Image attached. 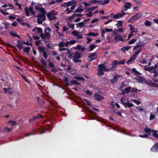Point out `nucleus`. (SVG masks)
<instances>
[{
    "label": "nucleus",
    "mask_w": 158,
    "mask_h": 158,
    "mask_svg": "<svg viewBox=\"0 0 158 158\" xmlns=\"http://www.w3.org/2000/svg\"><path fill=\"white\" fill-rule=\"evenodd\" d=\"M24 52L26 53L27 54L29 55L28 56L32 55L31 51H30V50H23Z\"/></svg>",
    "instance_id": "46"
},
{
    "label": "nucleus",
    "mask_w": 158,
    "mask_h": 158,
    "mask_svg": "<svg viewBox=\"0 0 158 158\" xmlns=\"http://www.w3.org/2000/svg\"><path fill=\"white\" fill-rule=\"evenodd\" d=\"M25 13L26 14V16H29V10L28 8L26 7L25 8Z\"/></svg>",
    "instance_id": "43"
},
{
    "label": "nucleus",
    "mask_w": 158,
    "mask_h": 158,
    "mask_svg": "<svg viewBox=\"0 0 158 158\" xmlns=\"http://www.w3.org/2000/svg\"><path fill=\"white\" fill-rule=\"evenodd\" d=\"M40 62L42 64L44 65L46 67H47L46 63L43 58H41L40 59Z\"/></svg>",
    "instance_id": "37"
},
{
    "label": "nucleus",
    "mask_w": 158,
    "mask_h": 158,
    "mask_svg": "<svg viewBox=\"0 0 158 158\" xmlns=\"http://www.w3.org/2000/svg\"><path fill=\"white\" fill-rule=\"evenodd\" d=\"M142 13H137L135 14L133 16L128 20V22L129 23H133L140 18L142 16Z\"/></svg>",
    "instance_id": "3"
},
{
    "label": "nucleus",
    "mask_w": 158,
    "mask_h": 158,
    "mask_svg": "<svg viewBox=\"0 0 158 158\" xmlns=\"http://www.w3.org/2000/svg\"><path fill=\"white\" fill-rule=\"evenodd\" d=\"M157 75L155 74L154 76L152 77V79L154 81L158 82V79H157Z\"/></svg>",
    "instance_id": "51"
},
{
    "label": "nucleus",
    "mask_w": 158,
    "mask_h": 158,
    "mask_svg": "<svg viewBox=\"0 0 158 158\" xmlns=\"http://www.w3.org/2000/svg\"><path fill=\"white\" fill-rule=\"evenodd\" d=\"M155 118V115L153 114H150L149 117V119L150 120H152Z\"/></svg>",
    "instance_id": "59"
},
{
    "label": "nucleus",
    "mask_w": 158,
    "mask_h": 158,
    "mask_svg": "<svg viewBox=\"0 0 158 158\" xmlns=\"http://www.w3.org/2000/svg\"><path fill=\"white\" fill-rule=\"evenodd\" d=\"M123 21L122 20H119L117 21V24L116 25L117 26V27L118 29L116 30L117 32H123V28L122 27V24L123 23Z\"/></svg>",
    "instance_id": "5"
},
{
    "label": "nucleus",
    "mask_w": 158,
    "mask_h": 158,
    "mask_svg": "<svg viewBox=\"0 0 158 158\" xmlns=\"http://www.w3.org/2000/svg\"><path fill=\"white\" fill-rule=\"evenodd\" d=\"M130 30L131 31V33H132L135 32V28L134 27H131V28H130Z\"/></svg>",
    "instance_id": "57"
},
{
    "label": "nucleus",
    "mask_w": 158,
    "mask_h": 158,
    "mask_svg": "<svg viewBox=\"0 0 158 158\" xmlns=\"http://www.w3.org/2000/svg\"><path fill=\"white\" fill-rule=\"evenodd\" d=\"M98 66L99 67V69H102V70L103 69L104 70V69L106 68V66L103 64H99Z\"/></svg>",
    "instance_id": "49"
},
{
    "label": "nucleus",
    "mask_w": 158,
    "mask_h": 158,
    "mask_svg": "<svg viewBox=\"0 0 158 158\" xmlns=\"http://www.w3.org/2000/svg\"><path fill=\"white\" fill-rule=\"evenodd\" d=\"M2 24L4 25L5 28L6 30L8 29L10 27V25L6 21L2 23Z\"/></svg>",
    "instance_id": "20"
},
{
    "label": "nucleus",
    "mask_w": 158,
    "mask_h": 158,
    "mask_svg": "<svg viewBox=\"0 0 158 158\" xmlns=\"http://www.w3.org/2000/svg\"><path fill=\"white\" fill-rule=\"evenodd\" d=\"M38 17L37 18H39V19H41L42 21H44L46 19V15L39 14L37 16H36Z\"/></svg>",
    "instance_id": "15"
},
{
    "label": "nucleus",
    "mask_w": 158,
    "mask_h": 158,
    "mask_svg": "<svg viewBox=\"0 0 158 158\" xmlns=\"http://www.w3.org/2000/svg\"><path fill=\"white\" fill-rule=\"evenodd\" d=\"M131 87L130 86H129L128 87L126 88L124 90V91H125V93H128L130 92L131 91Z\"/></svg>",
    "instance_id": "38"
},
{
    "label": "nucleus",
    "mask_w": 158,
    "mask_h": 158,
    "mask_svg": "<svg viewBox=\"0 0 158 158\" xmlns=\"http://www.w3.org/2000/svg\"><path fill=\"white\" fill-rule=\"evenodd\" d=\"M141 50H139L135 52L134 55L131 56L127 62V64H131L132 61H134L137 58L138 55Z\"/></svg>",
    "instance_id": "4"
},
{
    "label": "nucleus",
    "mask_w": 158,
    "mask_h": 158,
    "mask_svg": "<svg viewBox=\"0 0 158 158\" xmlns=\"http://www.w3.org/2000/svg\"><path fill=\"white\" fill-rule=\"evenodd\" d=\"M10 88H4L3 90L5 93H7L9 94H11L12 93L11 91H10Z\"/></svg>",
    "instance_id": "29"
},
{
    "label": "nucleus",
    "mask_w": 158,
    "mask_h": 158,
    "mask_svg": "<svg viewBox=\"0 0 158 158\" xmlns=\"http://www.w3.org/2000/svg\"><path fill=\"white\" fill-rule=\"evenodd\" d=\"M152 129H151L149 128L146 127L144 129L145 132L146 133H149V132H152Z\"/></svg>",
    "instance_id": "41"
},
{
    "label": "nucleus",
    "mask_w": 158,
    "mask_h": 158,
    "mask_svg": "<svg viewBox=\"0 0 158 158\" xmlns=\"http://www.w3.org/2000/svg\"><path fill=\"white\" fill-rule=\"evenodd\" d=\"M83 101L85 103V104L88 106H91V104L90 103V102L89 100L86 99H84Z\"/></svg>",
    "instance_id": "39"
},
{
    "label": "nucleus",
    "mask_w": 158,
    "mask_h": 158,
    "mask_svg": "<svg viewBox=\"0 0 158 158\" xmlns=\"http://www.w3.org/2000/svg\"><path fill=\"white\" fill-rule=\"evenodd\" d=\"M72 34L74 36H77L78 35L79 33L77 31L74 30L72 32Z\"/></svg>",
    "instance_id": "47"
},
{
    "label": "nucleus",
    "mask_w": 158,
    "mask_h": 158,
    "mask_svg": "<svg viewBox=\"0 0 158 158\" xmlns=\"http://www.w3.org/2000/svg\"><path fill=\"white\" fill-rule=\"evenodd\" d=\"M68 23L69 24L68 26L69 27V28H71L73 30L74 28V24H69V23Z\"/></svg>",
    "instance_id": "60"
},
{
    "label": "nucleus",
    "mask_w": 158,
    "mask_h": 158,
    "mask_svg": "<svg viewBox=\"0 0 158 158\" xmlns=\"http://www.w3.org/2000/svg\"><path fill=\"white\" fill-rule=\"evenodd\" d=\"M45 39L46 38H47V39H49L50 37H51V35L48 32H45Z\"/></svg>",
    "instance_id": "40"
},
{
    "label": "nucleus",
    "mask_w": 158,
    "mask_h": 158,
    "mask_svg": "<svg viewBox=\"0 0 158 158\" xmlns=\"http://www.w3.org/2000/svg\"><path fill=\"white\" fill-rule=\"evenodd\" d=\"M134 105L132 103H130L129 102V101L127 100V102H125V105L124 106L125 108H127V107L131 108V107L133 106Z\"/></svg>",
    "instance_id": "19"
},
{
    "label": "nucleus",
    "mask_w": 158,
    "mask_h": 158,
    "mask_svg": "<svg viewBox=\"0 0 158 158\" xmlns=\"http://www.w3.org/2000/svg\"><path fill=\"white\" fill-rule=\"evenodd\" d=\"M151 150L153 152H158V143H155L151 148Z\"/></svg>",
    "instance_id": "10"
},
{
    "label": "nucleus",
    "mask_w": 158,
    "mask_h": 158,
    "mask_svg": "<svg viewBox=\"0 0 158 158\" xmlns=\"http://www.w3.org/2000/svg\"><path fill=\"white\" fill-rule=\"evenodd\" d=\"M137 40L136 39H133L131 40L128 42V43L129 44H134Z\"/></svg>",
    "instance_id": "52"
},
{
    "label": "nucleus",
    "mask_w": 158,
    "mask_h": 158,
    "mask_svg": "<svg viewBox=\"0 0 158 158\" xmlns=\"http://www.w3.org/2000/svg\"><path fill=\"white\" fill-rule=\"evenodd\" d=\"M40 13H42V14L46 15V12L43 7H41Z\"/></svg>",
    "instance_id": "44"
},
{
    "label": "nucleus",
    "mask_w": 158,
    "mask_h": 158,
    "mask_svg": "<svg viewBox=\"0 0 158 158\" xmlns=\"http://www.w3.org/2000/svg\"><path fill=\"white\" fill-rule=\"evenodd\" d=\"M7 123H11V125L13 126H15L17 124V122L16 121H12L11 120H10Z\"/></svg>",
    "instance_id": "36"
},
{
    "label": "nucleus",
    "mask_w": 158,
    "mask_h": 158,
    "mask_svg": "<svg viewBox=\"0 0 158 158\" xmlns=\"http://www.w3.org/2000/svg\"><path fill=\"white\" fill-rule=\"evenodd\" d=\"M41 52H43V55L44 58L46 59L48 57V55L47 53L44 51V50H40Z\"/></svg>",
    "instance_id": "30"
},
{
    "label": "nucleus",
    "mask_w": 158,
    "mask_h": 158,
    "mask_svg": "<svg viewBox=\"0 0 158 158\" xmlns=\"http://www.w3.org/2000/svg\"><path fill=\"white\" fill-rule=\"evenodd\" d=\"M157 132L156 130L152 129V135L154 137L158 138V134L157 133Z\"/></svg>",
    "instance_id": "24"
},
{
    "label": "nucleus",
    "mask_w": 158,
    "mask_h": 158,
    "mask_svg": "<svg viewBox=\"0 0 158 158\" xmlns=\"http://www.w3.org/2000/svg\"><path fill=\"white\" fill-rule=\"evenodd\" d=\"M40 36L42 39L45 40V34H44L43 33H42V32L40 33Z\"/></svg>",
    "instance_id": "64"
},
{
    "label": "nucleus",
    "mask_w": 158,
    "mask_h": 158,
    "mask_svg": "<svg viewBox=\"0 0 158 158\" xmlns=\"http://www.w3.org/2000/svg\"><path fill=\"white\" fill-rule=\"evenodd\" d=\"M138 77L139 78H135V79L136 80H137L139 82L142 83L144 81V77L140 76H138Z\"/></svg>",
    "instance_id": "21"
},
{
    "label": "nucleus",
    "mask_w": 158,
    "mask_h": 158,
    "mask_svg": "<svg viewBox=\"0 0 158 158\" xmlns=\"http://www.w3.org/2000/svg\"><path fill=\"white\" fill-rule=\"evenodd\" d=\"M74 56L73 57V59H80L82 57L81 55L77 52H76L74 54Z\"/></svg>",
    "instance_id": "12"
},
{
    "label": "nucleus",
    "mask_w": 158,
    "mask_h": 158,
    "mask_svg": "<svg viewBox=\"0 0 158 158\" xmlns=\"http://www.w3.org/2000/svg\"><path fill=\"white\" fill-rule=\"evenodd\" d=\"M98 35V33H95L93 32H89L88 34L87 35V36H97Z\"/></svg>",
    "instance_id": "35"
},
{
    "label": "nucleus",
    "mask_w": 158,
    "mask_h": 158,
    "mask_svg": "<svg viewBox=\"0 0 158 158\" xmlns=\"http://www.w3.org/2000/svg\"><path fill=\"white\" fill-rule=\"evenodd\" d=\"M114 40H115L116 41H123L124 39L121 35H118L115 36L114 37Z\"/></svg>",
    "instance_id": "13"
},
{
    "label": "nucleus",
    "mask_w": 158,
    "mask_h": 158,
    "mask_svg": "<svg viewBox=\"0 0 158 158\" xmlns=\"http://www.w3.org/2000/svg\"><path fill=\"white\" fill-rule=\"evenodd\" d=\"M47 130V129L44 130L40 126H38L33 129L31 131V133H29L26 134L24 136H29L31 135H34L37 133L38 134H41L44 133L45 131Z\"/></svg>",
    "instance_id": "1"
},
{
    "label": "nucleus",
    "mask_w": 158,
    "mask_h": 158,
    "mask_svg": "<svg viewBox=\"0 0 158 158\" xmlns=\"http://www.w3.org/2000/svg\"><path fill=\"white\" fill-rule=\"evenodd\" d=\"M36 30H37V32L38 33H41L42 32L43 30L40 27H36Z\"/></svg>",
    "instance_id": "54"
},
{
    "label": "nucleus",
    "mask_w": 158,
    "mask_h": 158,
    "mask_svg": "<svg viewBox=\"0 0 158 158\" xmlns=\"http://www.w3.org/2000/svg\"><path fill=\"white\" fill-rule=\"evenodd\" d=\"M96 53L95 52L90 53L88 56V57L90 60L89 61H91L95 59V56L96 55Z\"/></svg>",
    "instance_id": "11"
},
{
    "label": "nucleus",
    "mask_w": 158,
    "mask_h": 158,
    "mask_svg": "<svg viewBox=\"0 0 158 158\" xmlns=\"http://www.w3.org/2000/svg\"><path fill=\"white\" fill-rule=\"evenodd\" d=\"M16 19L17 21H18L20 24H22L23 26V25L25 23L23 22V19L17 18Z\"/></svg>",
    "instance_id": "32"
},
{
    "label": "nucleus",
    "mask_w": 158,
    "mask_h": 158,
    "mask_svg": "<svg viewBox=\"0 0 158 158\" xmlns=\"http://www.w3.org/2000/svg\"><path fill=\"white\" fill-rule=\"evenodd\" d=\"M131 6V4L129 2H127L124 3V7L125 8V10L126 11L128 9L130 8Z\"/></svg>",
    "instance_id": "16"
},
{
    "label": "nucleus",
    "mask_w": 158,
    "mask_h": 158,
    "mask_svg": "<svg viewBox=\"0 0 158 158\" xmlns=\"http://www.w3.org/2000/svg\"><path fill=\"white\" fill-rule=\"evenodd\" d=\"M132 101L134 103L136 104L137 105H139L141 103L140 102L138 101L135 99H132Z\"/></svg>",
    "instance_id": "55"
},
{
    "label": "nucleus",
    "mask_w": 158,
    "mask_h": 158,
    "mask_svg": "<svg viewBox=\"0 0 158 158\" xmlns=\"http://www.w3.org/2000/svg\"><path fill=\"white\" fill-rule=\"evenodd\" d=\"M56 14L57 12H56L55 10H51L50 12H48L47 13V16L48 18H49L50 16H51L52 15H56Z\"/></svg>",
    "instance_id": "14"
},
{
    "label": "nucleus",
    "mask_w": 158,
    "mask_h": 158,
    "mask_svg": "<svg viewBox=\"0 0 158 158\" xmlns=\"http://www.w3.org/2000/svg\"><path fill=\"white\" fill-rule=\"evenodd\" d=\"M77 2L74 0H73L67 2V7L72 5L73 4H76Z\"/></svg>",
    "instance_id": "18"
},
{
    "label": "nucleus",
    "mask_w": 158,
    "mask_h": 158,
    "mask_svg": "<svg viewBox=\"0 0 158 158\" xmlns=\"http://www.w3.org/2000/svg\"><path fill=\"white\" fill-rule=\"evenodd\" d=\"M144 44H145L143 41H139L138 43L136 44L135 46L134 47L133 49H135L142 48L144 46Z\"/></svg>",
    "instance_id": "6"
},
{
    "label": "nucleus",
    "mask_w": 158,
    "mask_h": 158,
    "mask_svg": "<svg viewBox=\"0 0 158 158\" xmlns=\"http://www.w3.org/2000/svg\"><path fill=\"white\" fill-rule=\"evenodd\" d=\"M9 34L10 35H11L13 36L14 37H17L19 39H21V38L19 37V35H17L16 33L10 32L9 33Z\"/></svg>",
    "instance_id": "28"
},
{
    "label": "nucleus",
    "mask_w": 158,
    "mask_h": 158,
    "mask_svg": "<svg viewBox=\"0 0 158 158\" xmlns=\"http://www.w3.org/2000/svg\"><path fill=\"white\" fill-rule=\"evenodd\" d=\"M89 12V14H85V15L86 16L88 17H92V13L91 11H88Z\"/></svg>",
    "instance_id": "53"
},
{
    "label": "nucleus",
    "mask_w": 158,
    "mask_h": 158,
    "mask_svg": "<svg viewBox=\"0 0 158 158\" xmlns=\"http://www.w3.org/2000/svg\"><path fill=\"white\" fill-rule=\"evenodd\" d=\"M81 6H79L76 10L73 11V12H76V13H81L83 11V9L81 8Z\"/></svg>",
    "instance_id": "22"
},
{
    "label": "nucleus",
    "mask_w": 158,
    "mask_h": 158,
    "mask_svg": "<svg viewBox=\"0 0 158 158\" xmlns=\"http://www.w3.org/2000/svg\"><path fill=\"white\" fill-rule=\"evenodd\" d=\"M76 78L78 80L81 81H84L85 80L84 78L83 77H77Z\"/></svg>",
    "instance_id": "63"
},
{
    "label": "nucleus",
    "mask_w": 158,
    "mask_h": 158,
    "mask_svg": "<svg viewBox=\"0 0 158 158\" xmlns=\"http://www.w3.org/2000/svg\"><path fill=\"white\" fill-rule=\"evenodd\" d=\"M138 91H141V90L138 89H137L134 88H131V93L132 92H135V93H137Z\"/></svg>",
    "instance_id": "33"
},
{
    "label": "nucleus",
    "mask_w": 158,
    "mask_h": 158,
    "mask_svg": "<svg viewBox=\"0 0 158 158\" xmlns=\"http://www.w3.org/2000/svg\"><path fill=\"white\" fill-rule=\"evenodd\" d=\"M125 60H123L122 61H118L115 60L113 61L111 63V67H110L111 71H114L116 69L117 65L123 64L125 63Z\"/></svg>",
    "instance_id": "2"
},
{
    "label": "nucleus",
    "mask_w": 158,
    "mask_h": 158,
    "mask_svg": "<svg viewBox=\"0 0 158 158\" xmlns=\"http://www.w3.org/2000/svg\"><path fill=\"white\" fill-rule=\"evenodd\" d=\"M139 136L142 138H148V135L147 134H145L144 135H140Z\"/></svg>",
    "instance_id": "62"
},
{
    "label": "nucleus",
    "mask_w": 158,
    "mask_h": 158,
    "mask_svg": "<svg viewBox=\"0 0 158 158\" xmlns=\"http://www.w3.org/2000/svg\"><path fill=\"white\" fill-rule=\"evenodd\" d=\"M34 119L35 121L40 118H41L43 116L41 114H38L37 115H36L35 117L33 116Z\"/></svg>",
    "instance_id": "27"
},
{
    "label": "nucleus",
    "mask_w": 158,
    "mask_h": 158,
    "mask_svg": "<svg viewBox=\"0 0 158 158\" xmlns=\"http://www.w3.org/2000/svg\"><path fill=\"white\" fill-rule=\"evenodd\" d=\"M126 13L124 12L123 10H122V13H118L116 15H115L113 17V19H118L120 17H123V16L126 15Z\"/></svg>",
    "instance_id": "8"
},
{
    "label": "nucleus",
    "mask_w": 158,
    "mask_h": 158,
    "mask_svg": "<svg viewBox=\"0 0 158 158\" xmlns=\"http://www.w3.org/2000/svg\"><path fill=\"white\" fill-rule=\"evenodd\" d=\"M52 31V29L50 28L49 27H48L45 29L44 31L47 32V31H49L50 33H51Z\"/></svg>",
    "instance_id": "58"
},
{
    "label": "nucleus",
    "mask_w": 158,
    "mask_h": 158,
    "mask_svg": "<svg viewBox=\"0 0 158 158\" xmlns=\"http://www.w3.org/2000/svg\"><path fill=\"white\" fill-rule=\"evenodd\" d=\"M102 30H103L104 31H105V33L106 32H112L113 31L112 29H109L108 28H106L105 29H102Z\"/></svg>",
    "instance_id": "48"
},
{
    "label": "nucleus",
    "mask_w": 158,
    "mask_h": 158,
    "mask_svg": "<svg viewBox=\"0 0 158 158\" xmlns=\"http://www.w3.org/2000/svg\"><path fill=\"white\" fill-rule=\"evenodd\" d=\"M84 23L83 22H81L76 24V27L77 28L80 27L82 28L84 26Z\"/></svg>",
    "instance_id": "26"
},
{
    "label": "nucleus",
    "mask_w": 158,
    "mask_h": 158,
    "mask_svg": "<svg viewBox=\"0 0 158 158\" xmlns=\"http://www.w3.org/2000/svg\"><path fill=\"white\" fill-rule=\"evenodd\" d=\"M121 77L119 75L116 74L114 76L113 78L110 80V81L112 84H114L116 83L118 79V78Z\"/></svg>",
    "instance_id": "7"
},
{
    "label": "nucleus",
    "mask_w": 158,
    "mask_h": 158,
    "mask_svg": "<svg viewBox=\"0 0 158 158\" xmlns=\"http://www.w3.org/2000/svg\"><path fill=\"white\" fill-rule=\"evenodd\" d=\"M98 6H95L89 8L87 9V11H92L94 10L95 9L98 8Z\"/></svg>",
    "instance_id": "34"
},
{
    "label": "nucleus",
    "mask_w": 158,
    "mask_h": 158,
    "mask_svg": "<svg viewBox=\"0 0 158 158\" xmlns=\"http://www.w3.org/2000/svg\"><path fill=\"white\" fill-rule=\"evenodd\" d=\"M94 97L98 101H101L104 99V97L102 95L98 94H94Z\"/></svg>",
    "instance_id": "9"
},
{
    "label": "nucleus",
    "mask_w": 158,
    "mask_h": 158,
    "mask_svg": "<svg viewBox=\"0 0 158 158\" xmlns=\"http://www.w3.org/2000/svg\"><path fill=\"white\" fill-rule=\"evenodd\" d=\"M145 24L147 26H150L151 25V23L148 20H146L145 22Z\"/></svg>",
    "instance_id": "45"
},
{
    "label": "nucleus",
    "mask_w": 158,
    "mask_h": 158,
    "mask_svg": "<svg viewBox=\"0 0 158 158\" xmlns=\"http://www.w3.org/2000/svg\"><path fill=\"white\" fill-rule=\"evenodd\" d=\"M102 79L103 80V81L104 82L105 84H108L109 82L108 79L107 77H102Z\"/></svg>",
    "instance_id": "31"
},
{
    "label": "nucleus",
    "mask_w": 158,
    "mask_h": 158,
    "mask_svg": "<svg viewBox=\"0 0 158 158\" xmlns=\"http://www.w3.org/2000/svg\"><path fill=\"white\" fill-rule=\"evenodd\" d=\"M97 74L100 76L101 75H102L104 74V72L103 70L102 69H98L97 70Z\"/></svg>",
    "instance_id": "25"
},
{
    "label": "nucleus",
    "mask_w": 158,
    "mask_h": 158,
    "mask_svg": "<svg viewBox=\"0 0 158 158\" xmlns=\"http://www.w3.org/2000/svg\"><path fill=\"white\" fill-rule=\"evenodd\" d=\"M71 82L72 84H76L78 85H80V83H79L77 81L75 80H72L71 81Z\"/></svg>",
    "instance_id": "42"
},
{
    "label": "nucleus",
    "mask_w": 158,
    "mask_h": 158,
    "mask_svg": "<svg viewBox=\"0 0 158 158\" xmlns=\"http://www.w3.org/2000/svg\"><path fill=\"white\" fill-rule=\"evenodd\" d=\"M48 18L49 19V20L50 21L52 20H55L57 19L56 17L53 15H52L51 16H50V17Z\"/></svg>",
    "instance_id": "50"
},
{
    "label": "nucleus",
    "mask_w": 158,
    "mask_h": 158,
    "mask_svg": "<svg viewBox=\"0 0 158 158\" xmlns=\"http://www.w3.org/2000/svg\"><path fill=\"white\" fill-rule=\"evenodd\" d=\"M147 84L150 86H152L158 88V84L155 83H153L151 81L150 82L147 83Z\"/></svg>",
    "instance_id": "23"
},
{
    "label": "nucleus",
    "mask_w": 158,
    "mask_h": 158,
    "mask_svg": "<svg viewBox=\"0 0 158 158\" xmlns=\"http://www.w3.org/2000/svg\"><path fill=\"white\" fill-rule=\"evenodd\" d=\"M79 59H73V60L76 63H78V62H81V60Z\"/></svg>",
    "instance_id": "56"
},
{
    "label": "nucleus",
    "mask_w": 158,
    "mask_h": 158,
    "mask_svg": "<svg viewBox=\"0 0 158 158\" xmlns=\"http://www.w3.org/2000/svg\"><path fill=\"white\" fill-rule=\"evenodd\" d=\"M17 42L19 44L17 45V47H18L20 49L22 48V45L24 44V42L21 40H18Z\"/></svg>",
    "instance_id": "17"
},
{
    "label": "nucleus",
    "mask_w": 158,
    "mask_h": 158,
    "mask_svg": "<svg viewBox=\"0 0 158 158\" xmlns=\"http://www.w3.org/2000/svg\"><path fill=\"white\" fill-rule=\"evenodd\" d=\"M58 71L57 68H53L51 70V72H57Z\"/></svg>",
    "instance_id": "61"
}]
</instances>
